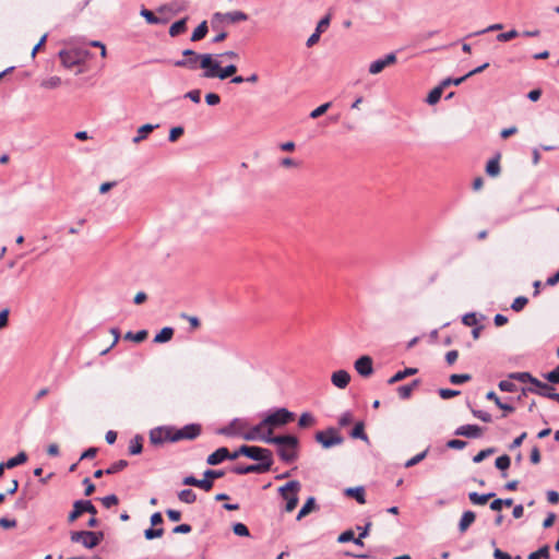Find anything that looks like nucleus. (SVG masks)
I'll return each mask as SVG.
<instances>
[{
  "instance_id": "obj_1",
  "label": "nucleus",
  "mask_w": 559,
  "mask_h": 559,
  "mask_svg": "<svg viewBox=\"0 0 559 559\" xmlns=\"http://www.w3.org/2000/svg\"><path fill=\"white\" fill-rule=\"evenodd\" d=\"M295 413L286 407L270 409L263 415L259 424L250 428L248 435L245 436V440L266 443L269 439L275 437L273 432L276 429L287 426L295 420Z\"/></svg>"
},
{
  "instance_id": "obj_2",
  "label": "nucleus",
  "mask_w": 559,
  "mask_h": 559,
  "mask_svg": "<svg viewBox=\"0 0 559 559\" xmlns=\"http://www.w3.org/2000/svg\"><path fill=\"white\" fill-rule=\"evenodd\" d=\"M267 444L276 445V453L286 464L294 463L298 459L299 439L294 435H281L269 439Z\"/></svg>"
},
{
  "instance_id": "obj_3",
  "label": "nucleus",
  "mask_w": 559,
  "mask_h": 559,
  "mask_svg": "<svg viewBox=\"0 0 559 559\" xmlns=\"http://www.w3.org/2000/svg\"><path fill=\"white\" fill-rule=\"evenodd\" d=\"M200 68L204 70L202 76L205 79L217 78L219 80H225L237 72V67L235 64H228L225 68H222L219 62L214 60L211 53H206L204 56Z\"/></svg>"
},
{
  "instance_id": "obj_4",
  "label": "nucleus",
  "mask_w": 559,
  "mask_h": 559,
  "mask_svg": "<svg viewBox=\"0 0 559 559\" xmlns=\"http://www.w3.org/2000/svg\"><path fill=\"white\" fill-rule=\"evenodd\" d=\"M90 57V51L82 48L62 49L59 51V58L64 68L71 69L84 63Z\"/></svg>"
},
{
  "instance_id": "obj_5",
  "label": "nucleus",
  "mask_w": 559,
  "mask_h": 559,
  "mask_svg": "<svg viewBox=\"0 0 559 559\" xmlns=\"http://www.w3.org/2000/svg\"><path fill=\"white\" fill-rule=\"evenodd\" d=\"M301 485L298 480H290L284 486L280 487V495L284 500H286L285 511L292 512L298 503V491L300 490Z\"/></svg>"
},
{
  "instance_id": "obj_6",
  "label": "nucleus",
  "mask_w": 559,
  "mask_h": 559,
  "mask_svg": "<svg viewBox=\"0 0 559 559\" xmlns=\"http://www.w3.org/2000/svg\"><path fill=\"white\" fill-rule=\"evenodd\" d=\"M249 424L246 419L242 418H234L229 425L222 427L217 430L218 435H223L226 437H235L239 436L245 439V436L248 435Z\"/></svg>"
},
{
  "instance_id": "obj_7",
  "label": "nucleus",
  "mask_w": 559,
  "mask_h": 559,
  "mask_svg": "<svg viewBox=\"0 0 559 559\" xmlns=\"http://www.w3.org/2000/svg\"><path fill=\"white\" fill-rule=\"evenodd\" d=\"M314 439L324 449H330L335 445H340L344 442V438L333 427L328 428L323 431H317Z\"/></svg>"
},
{
  "instance_id": "obj_8",
  "label": "nucleus",
  "mask_w": 559,
  "mask_h": 559,
  "mask_svg": "<svg viewBox=\"0 0 559 559\" xmlns=\"http://www.w3.org/2000/svg\"><path fill=\"white\" fill-rule=\"evenodd\" d=\"M201 433V426L198 424H189L180 429L173 428V438L170 442H177L180 440H193Z\"/></svg>"
},
{
  "instance_id": "obj_9",
  "label": "nucleus",
  "mask_w": 559,
  "mask_h": 559,
  "mask_svg": "<svg viewBox=\"0 0 559 559\" xmlns=\"http://www.w3.org/2000/svg\"><path fill=\"white\" fill-rule=\"evenodd\" d=\"M183 59L177 60L174 64L178 68H188L190 70H195L200 64H202V59L206 53H198L192 49H186L182 51Z\"/></svg>"
},
{
  "instance_id": "obj_10",
  "label": "nucleus",
  "mask_w": 559,
  "mask_h": 559,
  "mask_svg": "<svg viewBox=\"0 0 559 559\" xmlns=\"http://www.w3.org/2000/svg\"><path fill=\"white\" fill-rule=\"evenodd\" d=\"M84 512H87L92 515L97 513L95 506L90 500H76L73 503V510L68 515V522L73 523L76 521Z\"/></svg>"
},
{
  "instance_id": "obj_11",
  "label": "nucleus",
  "mask_w": 559,
  "mask_h": 559,
  "mask_svg": "<svg viewBox=\"0 0 559 559\" xmlns=\"http://www.w3.org/2000/svg\"><path fill=\"white\" fill-rule=\"evenodd\" d=\"M247 457L258 461V464H267L269 469H271L273 465V454L271 450L266 448L249 445V452L247 453Z\"/></svg>"
},
{
  "instance_id": "obj_12",
  "label": "nucleus",
  "mask_w": 559,
  "mask_h": 559,
  "mask_svg": "<svg viewBox=\"0 0 559 559\" xmlns=\"http://www.w3.org/2000/svg\"><path fill=\"white\" fill-rule=\"evenodd\" d=\"M173 438V428L157 427L150 431V441L154 445H162Z\"/></svg>"
},
{
  "instance_id": "obj_13",
  "label": "nucleus",
  "mask_w": 559,
  "mask_h": 559,
  "mask_svg": "<svg viewBox=\"0 0 559 559\" xmlns=\"http://www.w3.org/2000/svg\"><path fill=\"white\" fill-rule=\"evenodd\" d=\"M396 62V55L394 52L385 55L383 58L377 59L369 64L370 74H379L388 66H392Z\"/></svg>"
},
{
  "instance_id": "obj_14",
  "label": "nucleus",
  "mask_w": 559,
  "mask_h": 559,
  "mask_svg": "<svg viewBox=\"0 0 559 559\" xmlns=\"http://www.w3.org/2000/svg\"><path fill=\"white\" fill-rule=\"evenodd\" d=\"M92 531H75L71 532L70 539L72 543H81L85 548H94V540H92Z\"/></svg>"
},
{
  "instance_id": "obj_15",
  "label": "nucleus",
  "mask_w": 559,
  "mask_h": 559,
  "mask_svg": "<svg viewBox=\"0 0 559 559\" xmlns=\"http://www.w3.org/2000/svg\"><path fill=\"white\" fill-rule=\"evenodd\" d=\"M484 433V429L477 425H463L455 429V436H462L466 438H480Z\"/></svg>"
},
{
  "instance_id": "obj_16",
  "label": "nucleus",
  "mask_w": 559,
  "mask_h": 559,
  "mask_svg": "<svg viewBox=\"0 0 559 559\" xmlns=\"http://www.w3.org/2000/svg\"><path fill=\"white\" fill-rule=\"evenodd\" d=\"M356 371L362 377H369L373 372L372 359L369 356H361L355 361Z\"/></svg>"
},
{
  "instance_id": "obj_17",
  "label": "nucleus",
  "mask_w": 559,
  "mask_h": 559,
  "mask_svg": "<svg viewBox=\"0 0 559 559\" xmlns=\"http://www.w3.org/2000/svg\"><path fill=\"white\" fill-rule=\"evenodd\" d=\"M267 464H252L247 466L237 465L233 468V472L237 475H245L249 473L263 474L269 472Z\"/></svg>"
},
{
  "instance_id": "obj_18",
  "label": "nucleus",
  "mask_w": 559,
  "mask_h": 559,
  "mask_svg": "<svg viewBox=\"0 0 559 559\" xmlns=\"http://www.w3.org/2000/svg\"><path fill=\"white\" fill-rule=\"evenodd\" d=\"M331 381L336 388L345 389L350 381V374L346 370H337L332 373Z\"/></svg>"
},
{
  "instance_id": "obj_19",
  "label": "nucleus",
  "mask_w": 559,
  "mask_h": 559,
  "mask_svg": "<svg viewBox=\"0 0 559 559\" xmlns=\"http://www.w3.org/2000/svg\"><path fill=\"white\" fill-rule=\"evenodd\" d=\"M226 459H229V450L222 447L207 456L206 463L209 465H217Z\"/></svg>"
},
{
  "instance_id": "obj_20",
  "label": "nucleus",
  "mask_w": 559,
  "mask_h": 559,
  "mask_svg": "<svg viewBox=\"0 0 559 559\" xmlns=\"http://www.w3.org/2000/svg\"><path fill=\"white\" fill-rule=\"evenodd\" d=\"M522 391H523V395H525L526 392H530V393H534V394H537V395H540L543 397H547L550 400H551L552 395L556 393L554 386L548 381L543 384L540 390L523 389Z\"/></svg>"
},
{
  "instance_id": "obj_21",
  "label": "nucleus",
  "mask_w": 559,
  "mask_h": 559,
  "mask_svg": "<svg viewBox=\"0 0 559 559\" xmlns=\"http://www.w3.org/2000/svg\"><path fill=\"white\" fill-rule=\"evenodd\" d=\"M476 514L473 511H465L459 522L460 533H465L468 527L475 522Z\"/></svg>"
},
{
  "instance_id": "obj_22",
  "label": "nucleus",
  "mask_w": 559,
  "mask_h": 559,
  "mask_svg": "<svg viewBox=\"0 0 559 559\" xmlns=\"http://www.w3.org/2000/svg\"><path fill=\"white\" fill-rule=\"evenodd\" d=\"M215 17H222L223 20H226L229 23H237V22L248 20V15L241 11H233V12H227L225 14L216 13Z\"/></svg>"
},
{
  "instance_id": "obj_23",
  "label": "nucleus",
  "mask_w": 559,
  "mask_h": 559,
  "mask_svg": "<svg viewBox=\"0 0 559 559\" xmlns=\"http://www.w3.org/2000/svg\"><path fill=\"white\" fill-rule=\"evenodd\" d=\"M143 437L140 435L134 436L128 447V452L130 455H138L142 452L143 449Z\"/></svg>"
},
{
  "instance_id": "obj_24",
  "label": "nucleus",
  "mask_w": 559,
  "mask_h": 559,
  "mask_svg": "<svg viewBox=\"0 0 559 559\" xmlns=\"http://www.w3.org/2000/svg\"><path fill=\"white\" fill-rule=\"evenodd\" d=\"M419 385V380L416 379L414 380L412 383L409 384H405V385H401L397 388V393H399V396L402 399V400H407L411 397L413 391L415 388H417Z\"/></svg>"
},
{
  "instance_id": "obj_25",
  "label": "nucleus",
  "mask_w": 559,
  "mask_h": 559,
  "mask_svg": "<svg viewBox=\"0 0 559 559\" xmlns=\"http://www.w3.org/2000/svg\"><path fill=\"white\" fill-rule=\"evenodd\" d=\"M156 128H158V124H143L138 129V134L133 138V143H140L141 141L146 139V136Z\"/></svg>"
},
{
  "instance_id": "obj_26",
  "label": "nucleus",
  "mask_w": 559,
  "mask_h": 559,
  "mask_svg": "<svg viewBox=\"0 0 559 559\" xmlns=\"http://www.w3.org/2000/svg\"><path fill=\"white\" fill-rule=\"evenodd\" d=\"M316 424H317L316 417L309 412L302 413L298 419V427L300 429L310 428V427L314 426Z\"/></svg>"
},
{
  "instance_id": "obj_27",
  "label": "nucleus",
  "mask_w": 559,
  "mask_h": 559,
  "mask_svg": "<svg viewBox=\"0 0 559 559\" xmlns=\"http://www.w3.org/2000/svg\"><path fill=\"white\" fill-rule=\"evenodd\" d=\"M346 496L353 497L360 504L366 503L365 489L364 487L347 488L345 490Z\"/></svg>"
},
{
  "instance_id": "obj_28",
  "label": "nucleus",
  "mask_w": 559,
  "mask_h": 559,
  "mask_svg": "<svg viewBox=\"0 0 559 559\" xmlns=\"http://www.w3.org/2000/svg\"><path fill=\"white\" fill-rule=\"evenodd\" d=\"M415 373H417V369L416 368H405L404 370H401V371L396 372L394 376H392L388 380V383L389 384H394V383H396L399 381H402L406 377L413 376Z\"/></svg>"
},
{
  "instance_id": "obj_29",
  "label": "nucleus",
  "mask_w": 559,
  "mask_h": 559,
  "mask_svg": "<svg viewBox=\"0 0 559 559\" xmlns=\"http://www.w3.org/2000/svg\"><path fill=\"white\" fill-rule=\"evenodd\" d=\"M492 497H495L493 492L479 495V493L473 491V492L468 493V499L471 500V502L474 504H478V506H483V504L487 503V501Z\"/></svg>"
},
{
  "instance_id": "obj_30",
  "label": "nucleus",
  "mask_w": 559,
  "mask_h": 559,
  "mask_svg": "<svg viewBox=\"0 0 559 559\" xmlns=\"http://www.w3.org/2000/svg\"><path fill=\"white\" fill-rule=\"evenodd\" d=\"M174 336V329L170 326L163 328L159 333H157L154 337L155 343H166L170 341Z\"/></svg>"
},
{
  "instance_id": "obj_31",
  "label": "nucleus",
  "mask_w": 559,
  "mask_h": 559,
  "mask_svg": "<svg viewBox=\"0 0 559 559\" xmlns=\"http://www.w3.org/2000/svg\"><path fill=\"white\" fill-rule=\"evenodd\" d=\"M187 29V19H181L177 22H175L170 28H169V35L171 37H176L182 33H185Z\"/></svg>"
},
{
  "instance_id": "obj_32",
  "label": "nucleus",
  "mask_w": 559,
  "mask_h": 559,
  "mask_svg": "<svg viewBox=\"0 0 559 559\" xmlns=\"http://www.w3.org/2000/svg\"><path fill=\"white\" fill-rule=\"evenodd\" d=\"M444 87L440 84L438 85L437 87L432 88L427 98H426V102L429 104V105H435L437 104L440 98H441V95H442V92H443Z\"/></svg>"
},
{
  "instance_id": "obj_33",
  "label": "nucleus",
  "mask_w": 559,
  "mask_h": 559,
  "mask_svg": "<svg viewBox=\"0 0 559 559\" xmlns=\"http://www.w3.org/2000/svg\"><path fill=\"white\" fill-rule=\"evenodd\" d=\"M314 506H316V499L313 497L308 498L306 503L299 510V512L297 514V520L299 521L302 518H305L307 514H309L314 509Z\"/></svg>"
},
{
  "instance_id": "obj_34",
  "label": "nucleus",
  "mask_w": 559,
  "mask_h": 559,
  "mask_svg": "<svg viewBox=\"0 0 559 559\" xmlns=\"http://www.w3.org/2000/svg\"><path fill=\"white\" fill-rule=\"evenodd\" d=\"M207 23L206 21H203L192 33V36H191V40L192 41H199L201 40L202 38L205 37V35L207 34Z\"/></svg>"
},
{
  "instance_id": "obj_35",
  "label": "nucleus",
  "mask_w": 559,
  "mask_h": 559,
  "mask_svg": "<svg viewBox=\"0 0 559 559\" xmlns=\"http://www.w3.org/2000/svg\"><path fill=\"white\" fill-rule=\"evenodd\" d=\"M352 438L360 439L364 441H368V436L365 433V425L362 421H359L355 425L350 432Z\"/></svg>"
},
{
  "instance_id": "obj_36",
  "label": "nucleus",
  "mask_w": 559,
  "mask_h": 559,
  "mask_svg": "<svg viewBox=\"0 0 559 559\" xmlns=\"http://www.w3.org/2000/svg\"><path fill=\"white\" fill-rule=\"evenodd\" d=\"M27 461V455L25 452H20L14 457L9 459L5 463L7 468H13L17 465H21Z\"/></svg>"
},
{
  "instance_id": "obj_37",
  "label": "nucleus",
  "mask_w": 559,
  "mask_h": 559,
  "mask_svg": "<svg viewBox=\"0 0 559 559\" xmlns=\"http://www.w3.org/2000/svg\"><path fill=\"white\" fill-rule=\"evenodd\" d=\"M178 498L181 502L193 503L197 500V495L191 489H183L178 493Z\"/></svg>"
},
{
  "instance_id": "obj_38",
  "label": "nucleus",
  "mask_w": 559,
  "mask_h": 559,
  "mask_svg": "<svg viewBox=\"0 0 559 559\" xmlns=\"http://www.w3.org/2000/svg\"><path fill=\"white\" fill-rule=\"evenodd\" d=\"M486 173L491 176H498L500 174V164L498 158H491L486 165Z\"/></svg>"
},
{
  "instance_id": "obj_39",
  "label": "nucleus",
  "mask_w": 559,
  "mask_h": 559,
  "mask_svg": "<svg viewBox=\"0 0 559 559\" xmlns=\"http://www.w3.org/2000/svg\"><path fill=\"white\" fill-rule=\"evenodd\" d=\"M62 81L59 76H50L46 80H43L40 86L48 90L57 88L61 85Z\"/></svg>"
},
{
  "instance_id": "obj_40",
  "label": "nucleus",
  "mask_w": 559,
  "mask_h": 559,
  "mask_svg": "<svg viewBox=\"0 0 559 559\" xmlns=\"http://www.w3.org/2000/svg\"><path fill=\"white\" fill-rule=\"evenodd\" d=\"M128 466V461L126 460H119L115 463H112L107 469H106V474L107 475H112V474H116L122 469H124L126 467Z\"/></svg>"
},
{
  "instance_id": "obj_41",
  "label": "nucleus",
  "mask_w": 559,
  "mask_h": 559,
  "mask_svg": "<svg viewBox=\"0 0 559 559\" xmlns=\"http://www.w3.org/2000/svg\"><path fill=\"white\" fill-rule=\"evenodd\" d=\"M548 557H549V546L544 545L538 550L531 552L528 555L527 559H542V558L547 559Z\"/></svg>"
},
{
  "instance_id": "obj_42",
  "label": "nucleus",
  "mask_w": 559,
  "mask_h": 559,
  "mask_svg": "<svg viewBox=\"0 0 559 559\" xmlns=\"http://www.w3.org/2000/svg\"><path fill=\"white\" fill-rule=\"evenodd\" d=\"M510 464H511V459L507 454H503V455L497 457L496 462H495L496 467L502 472L508 469L510 467Z\"/></svg>"
},
{
  "instance_id": "obj_43",
  "label": "nucleus",
  "mask_w": 559,
  "mask_h": 559,
  "mask_svg": "<svg viewBox=\"0 0 559 559\" xmlns=\"http://www.w3.org/2000/svg\"><path fill=\"white\" fill-rule=\"evenodd\" d=\"M140 14H141V16H143L146 20V22L148 24H160L162 23V20L147 9H142Z\"/></svg>"
},
{
  "instance_id": "obj_44",
  "label": "nucleus",
  "mask_w": 559,
  "mask_h": 559,
  "mask_svg": "<svg viewBox=\"0 0 559 559\" xmlns=\"http://www.w3.org/2000/svg\"><path fill=\"white\" fill-rule=\"evenodd\" d=\"M163 534H164V528L163 527H158V528L150 527V528L144 531V537L147 540L159 538V537L163 536Z\"/></svg>"
},
{
  "instance_id": "obj_45",
  "label": "nucleus",
  "mask_w": 559,
  "mask_h": 559,
  "mask_svg": "<svg viewBox=\"0 0 559 559\" xmlns=\"http://www.w3.org/2000/svg\"><path fill=\"white\" fill-rule=\"evenodd\" d=\"M147 337V332L145 330L138 331L136 333L128 332L124 335L126 340H131L136 343L143 342Z\"/></svg>"
},
{
  "instance_id": "obj_46",
  "label": "nucleus",
  "mask_w": 559,
  "mask_h": 559,
  "mask_svg": "<svg viewBox=\"0 0 559 559\" xmlns=\"http://www.w3.org/2000/svg\"><path fill=\"white\" fill-rule=\"evenodd\" d=\"M527 302H528V299H527L526 297H524V296H519V297H516V298L513 300V302H512V305H511V309H512L513 311H515V312H519V311H521V310H523V309H524V307L527 305Z\"/></svg>"
},
{
  "instance_id": "obj_47",
  "label": "nucleus",
  "mask_w": 559,
  "mask_h": 559,
  "mask_svg": "<svg viewBox=\"0 0 559 559\" xmlns=\"http://www.w3.org/2000/svg\"><path fill=\"white\" fill-rule=\"evenodd\" d=\"M471 379H472V377L468 373H461V374L454 373V374L450 376V382L452 384H462V383L469 381Z\"/></svg>"
},
{
  "instance_id": "obj_48",
  "label": "nucleus",
  "mask_w": 559,
  "mask_h": 559,
  "mask_svg": "<svg viewBox=\"0 0 559 559\" xmlns=\"http://www.w3.org/2000/svg\"><path fill=\"white\" fill-rule=\"evenodd\" d=\"M544 378L551 384H559V365L554 370L545 373Z\"/></svg>"
},
{
  "instance_id": "obj_49",
  "label": "nucleus",
  "mask_w": 559,
  "mask_h": 559,
  "mask_svg": "<svg viewBox=\"0 0 559 559\" xmlns=\"http://www.w3.org/2000/svg\"><path fill=\"white\" fill-rule=\"evenodd\" d=\"M499 389L502 391V392H515L518 386L514 382H512L511 380H501L498 384Z\"/></svg>"
},
{
  "instance_id": "obj_50",
  "label": "nucleus",
  "mask_w": 559,
  "mask_h": 559,
  "mask_svg": "<svg viewBox=\"0 0 559 559\" xmlns=\"http://www.w3.org/2000/svg\"><path fill=\"white\" fill-rule=\"evenodd\" d=\"M427 453H428V449L416 454L415 456H413L412 459H409L408 461H406L405 463V467H412V466H415L416 464H418L419 462H421L426 456H427Z\"/></svg>"
},
{
  "instance_id": "obj_51",
  "label": "nucleus",
  "mask_w": 559,
  "mask_h": 559,
  "mask_svg": "<svg viewBox=\"0 0 559 559\" xmlns=\"http://www.w3.org/2000/svg\"><path fill=\"white\" fill-rule=\"evenodd\" d=\"M518 36H519V32L516 29H511L509 32L498 34L497 40L504 43V41H509Z\"/></svg>"
},
{
  "instance_id": "obj_52",
  "label": "nucleus",
  "mask_w": 559,
  "mask_h": 559,
  "mask_svg": "<svg viewBox=\"0 0 559 559\" xmlns=\"http://www.w3.org/2000/svg\"><path fill=\"white\" fill-rule=\"evenodd\" d=\"M493 452H495V449H493V448H488V449L481 450V451H479V452H478V453L473 457V462H474V463H480V462H483L486 457H488L489 455H491Z\"/></svg>"
},
{
  "instance_id": "obj_53",
  "label": "nucleus",
  "mask_w": 559,
  "mask_h": 559,
  "mask_svg": "<svg viewBox=\"0 0 559 559\" xmlns=\"http://www.w3.org/2000/svg\"><path fill=\"white\" fill-rule=\"evenodd\" d=\"M233 531L237 536L247 537L250 535L248 527L243 523H236Z\"/></svg>"
},
{
  "instance_id": "obj_54",
  "label": "nucleus",
  "mask_w": 559,
  "mask_h": 559,
  "mask_svg": "<svg viewBox=\"0 0 559 559\" xmlns=\"http://www.w3.org/2000/svg\"><path fill=\"white\" fill-rule=\"evenodd\" d=\"M471 412H472V414L476 418L480 419L484 423H491L492 421L491 415L489 413H487V412L478 411V409H474V408H471Z\"/></svg>"
},
{
  "instance_id": "obj_55",
  "label": "nucleus",
  "mask_w": 559,
  "mask_h": 559,
  "mask_svg": "<svg viewBox=\"0 0 559 559\" xmlns=\"http://www.w3.org/2000/svg\"><path fill=\"white\" fill-rule=\"evenodd\" d=\"M330 106H331V103H325V104H322L321 106L317 107L316 109H313L310 112V118H312V119L319 118L320 116H322L323 114L326 112V110L330 108Z\"/></svg>"
},
{
  "instance_id": "obj_56",
  "label": "nucleus",
  "mask_w": 559,
  "mask_h": 559,
  "mask_svg": "<svg viewBox=\"0 0 559 559\" xmlns=\"http://www.w3.org/2000/svg\"><path fill=\"white\" fill-rule=\"evenodd\" d=\"M100 501L105 508L109 509V508L118 504L119 499L116 495H108V496L102 498Z\"/></svg>"
},
{
  "instance_id": "obj_57",
  "label": "nucleus",
  "mask_w": 559,
  "mask_h": 559,
  "mask_svg": "<svg viewBox=\"0 0 559 559\" xmlns=\"http://www.w3.org/2000/svg\"><path fill=\"white\" fill-rule=\"evenodd\" d=\"M280 165L285 168H292V167L298 168L301 166V163L297 162L290 157H284L281 159Z\"/></svg>"
},
{
  "instance_id": "obj_58",
  "label": "nucleus",
  "mask_w": 559,
  "mask_h": 559,
  "mask_svg": "<svg viewBox=\"0 0 559 559\" xmlns=\"http://www.w3.org/2000/svg\"><path fill=\"white\" fill-rule=\"evenodd\" d=\"M466 74L461 76V78H457V79H452V78H447L444 79L440 84L445 88L447 86L449 85H460L461 83H463L465 80H466Z\"/></svg>"
},
{
  "instance_id": "obj_59",
  "label": "nucleus",
  "mask_w": 559,
  "mask_h": 559,
  "mask_svg": "<svg viewBox=\"0 0 559 559\" xmlns=\"http://www.w3.org/2000/svg\"><path fill=\"white\" fill-rule=\"evenodd\" d=\"M467 445V442L461 439L449 440L447 447L450 449L462 450Z\"/></svg>"
},
{
  "instance_id": "obj_60",
  "label": "nucleus",
  "mask_w": 559,
  "mask_h": 559,
  "mask_svg": "<svg viewBox=\"0 0 559 559\" xmlns=\"http://www.w3.org/2000/svg\"><path fill=\"white\" fill-rule=\"evenodd\" d=\"M353 423V414L350 412L343 413L338 418V425L346 427Z\"/></svg>"
},
{
  "instance_id": "obj_61",
  "label": "nucleus",
  "mask_w": 559,
  "mask_h": 559,
  "mask_svg": "<svg viewBox=\"0 0 559 559\" xmlns=\"http://www.w3.org/2000/svg\"><path fill=\"white\" fill-rule=\"evenodd\" d=\"M459 394H460V391H457V390H451V389H440L439 390V395L443 400L454 397Z\"/></svg>"
},
{
  "instance_id": "obj_62",
  "label": "nucleus",
  "mask_w": 559,
  "mask_h": 559,
  "mask_svg": "<svg viewBox=\"0 0 559 559\" xmlns=\"http://www.w3.org/2000/svg\"><path fill=\"white\" fill-rule=\"evenodd\" d=\"M195 487L201 488L204 491H210L213 488V481L204 477L203 479H198Z\"/></svg>"
},
{
  "instance_id": "obj_63",
  "label": "nucleus",
  "mask_w": 559,
  "mask_h": 559,
  "mask_svg": "<svg viewBox=\"0 0 559 559\" xmlns=\"http://www.w3.org/2000/svg\"><path fill=\"white\" fill-rule=\"evenodd\" d=\"M185 130L182 127H175L170 129L169 132V141L175 142L178 140L179 136L183 134Z\"/></svg>"
},
{
  "instance_id": "obj_64",
  "label": "nucleus",
  "mask_w": 559,
  "mask_h": 559,
  "mask_svg": "<svg viewBox=\"0 0 559 559\" xmlns=\"http://www.w3.org/2000/svg\"><path fill=\"white\" fill-rule=\"evenodd\" d=\"M354 532L352 530L344 531L340 536L337 537L338 543H348L353 542L354 539Z\"/></svg>"
}]
</instances>
